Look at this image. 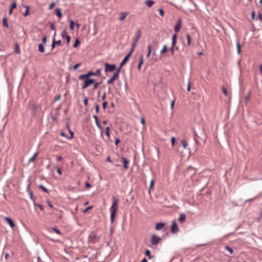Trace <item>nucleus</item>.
Listing matches in <instances>:
<instances>
[{
	"label": "nucleus",
	"mask_w": 262,
	"mask_h": 262,
	"mask_svg": "<svg viewBox=\"0 0 262 262\" xmlns=\"http://www.w3.org/2000/svg\"><path fill=\"white\" fill-rule=\"evenodd\" d=\"M117 206L118 200L116 199L115 198H113V202L110 208L111 221L112 223H113L114 221V220L115 219V215L117 210Z\"/></svg>",
	"instance_id": "1"
},
{
	"label": "nucleus",
	"mask_w": 262,
	"mask_h": 262,
	"mask_svg": "<svg viewBox=\"0 0 262 262\" xmlns=\"http://www.w3.org/2000/svg\"><path fill=\"white\" fill-rule=\"evenodd\" d=\"M101 75V70L97 69L96 72L90 71L85 74L81 75L79 76V80H83L84 78H90L92 76H99Z\"/></svg>",
	"instance_id": "2"
},
{
	"label": "nucleus",
	"mask_w": 262,
	"mask_h": 262,
	"mask_svg": "<svg viewBox=\"0 0 262 262\" xmlns=\"http://www.w3.org/2000/svg\"><path fill=\"white\" fill-rule=\"evenodd\" d=\"M99 239L100 237L94 232L91 233L88 237L89 243L92 244L97 243L99 241Z\"/></svg>",
	"instance_id": "3"
},
{
	"label": "nucleus",
	"mask_w": 262,
	"mask_h": 262,
	"mask_svg": "<svg viewBox=\"0 0 262 262\" xmlns=\"http://www.w3.org/2000/svg\"><path fill=\"white\" fill-rule=\"evenodd\" d=\"M82 80H84V83L81 87L82 89H85L88 86L94 83L95 79H90V78H84Z\"/></svg>",
	"instance_id": "4"
},
{
	"label": "nucleus",
	"mask_w": 262,
	"mask_h": 262,
	"mask_svg": "<svg viewBox=\"0 0 262 262\" xmlns=\"http://www.w3.org/2000/svg\"><path fill=\"white\" fill-rule=\"evenodd\" d=\"M116 69V66L114 64H109L108 63H106L105 64V69L104 71L106 73L111 72L115 71Z\"/></svg>",
	"instance_id": "5"
},
{
	"label": "nucleus",
	"mask_w": 262,
	"mask_h": 262,
	"mask_svg": "<svg viewBox=\"0 0 262 262\" xmlns=\"http://www.w3.org/2000/svg\"><path fill=\"white\" fill-rule=\"evenodd\" d=\"M161 241V237L156 235H152L151 237V244L152 245H157Z\"/></svg>",
	"instance_id": "6"
},
{
	"label": "nucleus",
	"mask_w": 262,
	"mask_h": 262,
	"mask_svg": "<svg viewBox=\"0 0 262 262\" xmlns=\"http://www.w3.org/2000/svg\"><path fill=\"white\" fill-rule=\"evenodd\" d=\"M170 231L173 234H177L179 231L178 225L175 221H174L171 225Z\"/></svg>",
	"instance_id": "7"
},
{
	"label": "nucleus",
	"mask_w": 262,
	"mask_h": 262,
	"mask_svg": "<svg viewBox=\"0 0 262 262\" xmlns=\"http://www.w3.org/2000/svg\"><path fill=\"white\" fill-rule=\"evenodd\" d=\"M55 35H56V32L54 33V37H53V39L52 43L51 45V48H52V49H53L55 47L56 45L60 46V45H61V40H59L58 41H56L55 40Z\"/></svg>",
	"instance_id": "8"
},
{
	"label": "nucleus",
	"mask_w": 262,
	"mask_h": 262,
	"mask_svg": "<svg viewBox=\"0 0 262 262\" xmlns=\"http://www.w3.org/2000/svg\"><path fill=\"white\" fill-rule=\"evenodd\" d=\"M61 37L62 38H66L68 43H69L71 40V37L68 35L66 30H64L61 33Z\"/></svg>",
	"instance_id": "9"
},
{
	"label": "nucleus",
	"mask_w": 262,
	"mask_h": 262,
	"mask_svg": "<svg viewBox=\"0 0 262 262\" xmlns=\"http://www.w3.org/2000/svg\"><path fill=\"white\" fill-rule=\"evenodd\" d=\"M119 77L118 73H114L113 76L107 81V83L108 84H112L115 80H117Z\"/></svg>",
	"instance_id": "10"
},
{
	"label": "nucleus",
	"mask_w": 262,
	"mask_h": 262,
	"mask_svg": "<svg viewBox=\"0 0 262 262\" xmlns=\"http://www.w3.org/2000/svg\"><path fill=\"white\" fill-rule=\"evenodd\" d=\"M141 36V32L140 29H137L135 36L134 38V40L137 41H139Z\"/></svg>",
	"instance_id": "11"
},
{
	"label": "nucleus",
	"mask_w": 262,
	"mask_h": 262,
	"mask_svg": "<svg viewBox=\"0 0 262 262\" xmlns=\"http://www.w3.org/2000/svg\"><path fill=\"white\" fill-rule=\"evenodd\" d=\"M181 19H178V20L177 23V24L175 25V26L174 27V30L176 32H178L180 31V28H181Z\"/></svg>",
	"instance_id": "12"
},
{
	"label": "nucleus",
	"mask_w": 262,
	"mask_h": 262,
	"mask_svg": "<svg viewBox=\"0 0 262 262\" xmlns=\"http://www.w3.org/2000/svg\"><path fill=\"white\" fill-rule=\"evenodd\" d=\"M130 57V54H127L120 63L121 67H122L128 60Z\"/></svg>",
	"instance_id": "13"
},
{
	"label": "nucleus",
	"mask_w": 262,
	"mask_h": 262,
	"mask_svg": "<svg viewBox=\"0 0 262 262\" xmlns=\"http://www.w3.org/2000/svg\"><path fill=\"white\" fill-rule=\"evenodd\" d=\"M165 226V224L163 223H158L156 225L155 229L156 230H162Z\"/></svg>",
	"instance_id": "14"
},
{
	"label": "nucleus",
	"mask_w": 262,
	"mask_h": 262,
	"mask_svg": "<svg viewBox=\"0 0 262 262\" xmlns=\"http://www.w3.org/2000/svg\"><path fill=\"white\" fill-rule=\"evenodd\" d=\"M122 162L123 163V167L124 169H127L128 168V164L129 163V161L128 160H127L125 157H122Z\"/></svg>",
	"instance_id": "15"
},
{
	"label": "nucleus",
	"mask_w": 262,
	"mask_h": 262,
	"mask_svg": "<svg viewBox=\"0 0 262 262\" xmlns=\"http://www.w3.org/2000/svg\"><path fill=\"white\" fill-rule=\"evenodd\" d=\"M5 220L7 223L10 225L11 227L13 228L14 227L15 224L12 219L9 217H6Z\"/></svg>",
	"instance_id": "16"
},
{
	"label": "nucleus",
	"mask_w": 262,
	"mask_h": 262,
	"mask_svg": "<svg viewBox=\"0 0 262 262\" xmlns=\"http://www.w3.org/2000/svg\"><path fill=\"white\" fill-rule=\"evenodd\" d=\"M178 220L181 223H183L186 220V215L184 213H181L180 215Z\"/></svg>",
	"instance_id": "17"
},
{
	"label": "nucleus",
	"mask_w": 262,
	"mask_h": 262,
	"mask_svg": "<svg viewBox=\"0 0 262 262\" xmlns=\"http://www.w3.org/2000/svg\"><path fill=\"white\" fill-rule=\"evenodd\" d=\"M93 117L95 119L96 124L97 126L98 127V128L100 129H102V127L99 122L98 118L97 116V115H94Z\"/></svg>",
	"instance_id": "18"
},
{
	"label": "nucleus",
	"mask_w": 262,
	"mask_h": 262,
	"mask_svg": "<svg viewBox=\"0 0 262 262\" xmlns=\"http://www.w3.org/2000/svg\"><path fill=\"white\" fill-rule=\"evenodd\" d=\"M128 14V13L127 12H121L120 13V17L119 18V20L120 21H123V20L125 19V18H126V17L127 16V15Z\"/></svg>",
	"instance_id": "19"
},
{
	"label": "nucleus",
	"mask_w": 262,
	"mask_h": 262,
	"mask_svg": "<svg viewBox=\"0 0 262 262\" xmlns=\"http://www.w3.org/2000/svg\"><path fill=\"white\" fill-rule=\"evenodd\" d=\"M143 62H144L143 56V55H141L140 56V62L139 63V64L138 65V69L139 70H141V66L143 64Z\"/></svg>",
	"instance_id": "20"
},
{
	"label": "nucleus",
	"mask_w": 262,
	"mask_h": 262,
	"mask_svg": "<svg viewBox=\"0 0 262 262\" xmlns=\"http://www.w3.org/2000/svg\"><path fill=\"white\" fill-rule=\"evenodd\" d=\"M177 42V35L176 34L172 35L171 47H174Z\"/></svg>",
	"instance_id": "21"
},
{
	"label": "nucleus",
	"mask_w": 262,
	"mask_h": 262,
	"mask_svg": "<svg viewBox=\"0 0 262 262\" xmlns=\"http://www.w3.org/2000/svg\"><path fill=\"white\" fill-rule=\"evenodd\" d=\"M3 25L5 28H9V25H8L7 18L5 17L3 18Z\"/></svg>",
	"instance_id": "22"
},
{
	"label": "nucleus",
	"mask_w": 262,
	"mask_h": 262,
	"mask_svg": "<svg viewBox=\"0 0 262 262\" xmlns=\"http://www.w3.org/2000/svg\"><path fill=\"white\" fill-rule=\"evenodd\" d=\"M145 254L146 256L148 257L149 259H152L154 257V256H152L151 254L150 251L149 250H146L145 252Z\"/></svg>",
	"instance_id": "23"
},
{
	"label": "nucleus",
	"mask_w": 262,
	"mask_h": 262,
	"mask_svg": "<svg viewBox=\"0 0 262 262\" xmlns=\"http://www.w3.org/2000/svg\"><path fill=\"white\" fill-rule=\"evenodd\" d=\"M43 43H40L38 45V51L40 53H44L45 52V48L43 46Z\"/></svg>",
	"instance_id": "24"
},
{
	"label": "nucleus",
	"mask_w": 262,
	"mask_h": 262,
	"mask_svg": "<svg viewBox=\"0 0 262 262\" xmlns=\"http://www.w3.org/2000/svg\"><path fill=\"white\" fill-rule=\"evenodd\" d=\"M30 187V185H28V192H29V194L30 195V199H31V200H32L33 201V202L34 203L35 202V199L33 196V193L32 192L31 190H29V188Z\"/></svg>",
	"instance_id": "25"
},
{
	"label": "nucleus",
	"mask_w": 262,
	"mask_h": 262,
	"mask_svg": "<svg viewBox=\"0 0 262 262\" xmlns=\"http://www.w3.org/2000/svg\"><path fill=\"white\" fill-rule=\"evenodd\" d=\"M145 4L148 7H151L155 4V2L152 0H147L146 1Z\"/></svg>",
	"instance_id": "26"
},
{
	"label": "nucleus",
	"mask_w": 262,
	"mask_h": 262,
	"mask_svg": "<svg viewBox=\"0 0 262 262\" xmlns=\"http://www.w3.org/2000/svg\"><path fill=\"white\" fill-rule=\"evenodd\" d=\"M56 14H57V16L59 18L62 17V13H61V10H60V8H58L56 9Z\"/></svg>",
	"instance_id": "27"
},
{
	"label": "nucleus",
	"mask_w": 262,
	"mask_h": 262,
	"mask_svg": "<svg viewBox=\"0 0 262 262\" xmlns=\"http://www.w3.org/2000/svg\"><path fill=\"white\" fill-rule=\"evenodd\" d=\"M236 49H237V52L238 54H240L241 53V45H240V43H239V41H237V42H236Z\"/></svg>",
	"instance_id": "28"
},
{
	"label": "nucleus",
	"mask_w": 262,
	"mask_h": 262,
	"mask_svg": "<svg viewBox=\"0 0 262 262\" xmlns=\"http://www.w3.org/2000/svg\"><path fill=\"white\" fill-rule=\"evenodd\" d=\"M14 50H15V53H16L17 54H19L20 53V50L19 47V45H18V43H16L15 44Z\"/></svg>",
	"instance_id": "29"
},
{
	"label": "nucleus",
	"mask_w": 262,
	"mask_h": 262,
	"mask_svg": "<svg viewBox=\"0 0 262 262\" xmlns=\"http://www.w3.org/2000/svg\"><path fill=\"white\" fill-rule=\"evenodd\" d=\"M225 249L226 250H227L231 254H233L234 253V251L229 246H225Z\"/></svg>",
	"instance_id": "30"
},
{
	"label": "nucleus",
	"mask_w": 262,
	"mask_h": 262,
	"mask_svg": "<svg viewBox=\"0 0 262 262\" xmlns=\"http://www.w3.org/2000/svg\"><path fill=\"white\" fill-rule=\"evenodd\" d=\"M147 47H148V53L147 54V57H149L151 53V46L149 44L148 45Z\"/></svg>",
	"instance_id": "31"
},
{
	"label": "nucleus",
	"mask_w": 262,
	"mask_h": 262,
	"mask_svg": "<svg viewBox=\"0 0 262 262\" xmlns=\"http://www.w3.org/2000/svg\"><path fill=\"white\" fill-rule=\"evenodd\" d=\"M70 28L71 30H73L74 29L75 23L73 20H70Z\"/></svg>",
	"instance_id": "32"
},
{
	"label": "nucleus",
	"mask_w": 262,
	"mask_h": 262,
	"mask_svg": "<svg viewBox=\"0 0 262 262\" xmlns=\"http://www.w3.org/2000/svg\"><path fill=\"white\" fill-rule=\"evenodd\" d=\"M167 47L166 45H164L163 46V49L161 50V51H160V53L161 54H164L166 51H167Z\"/></svg>",
	"instance_id": "33"
},
{
	"label": "nucleus",
	"mask_w": 262,
	"mask_h": 262,
	"mask_svg": "<svg viewBox=\"0 0 262 262\" xmlns=\"http://www.w3.org/2000/svg\"><path fill=\"white\" fill-rule=\"evenodd\" d=\"M80 42L79 41V39L78 38H76L75 42L73 45V47L77 48L78 46V45L80 44Z\"/></svg>",
	"instance_id": "34"
},
{
	"label": "nucleus",
	"mask_w": 262,
	"mask_h": 262,
	"mask_svg": "<svg viewBox=\"0 0 262 262\" xmlns=\"http://www.w3.org/2000/svg\"><path fill=\"white\" fill-rule=\"evenodd\" d=\"M34 206H37L41 211H43V206L39 204H38V203H36L35 202L34 203Z\"/></svg>",
	"instance_id": "35"
},
{
	"label": "nucleus",
	"mask_w": 262,
	"mask_h": 262,
	"mask_svg": "<svg viewBox=\"0 0 262 262\" xmlns=\"http://www.w3.org/2000/svg\"><path fill=\"white\" fill-rule=\"evenodd\" d=\"M26 11L24 13V16H27L29 14V9H30L29 7L27 6H26Z\"/></svg>",
	"instance_id": "36"
},
{
	"label": "nucleus",
	"mask_w": 262,
	"mask_h": 262,
	"mask_svg": "<svg viewBox=\"0 0 262 262\" xmlns=\"http://www.w3.org/2000/svg\"><path fill=\"white\" fill-rule=\"evenodd\" d=\"M37 156V153L36 152L34 156L31 158L29 160V162H32L34 161V160H35V159L36 158V156Z\"/></svg>",
	"instance_id": "37"
},
{
	"label": "nucleus",
	"mask_w": 262,
	"mask_h": 262,
	"mask_svg": "<svg viewBox=\"0 0 262 262\" xmlns=\"http://www.w3.org/2000/svg\"><path fill=\"white\" fill-rule=\"evenodd\" d=\"M186 38H187V45H188V46H190L191 44V39H190V36L188 34H187Z\"/></svg>",
	"instance_id": "38"
},
{
	"label": "nucleus",
	"mask_w": 262,
	"mask_h": 262,
	"mask_svg": "<svg viewBox=\"0 0 262 262\" xmlns=\"http://www.w3.org/2000/svg\"><path fill=\"white\" fill-rule=\"evenodd\" d=\"M52 230L55 232L57 234H59V235H60L61 234V233L60 232V231L59 230H58L57 228H55V227H53L52 228Z\"/></svg>",
	"instance_id": "39"
},
{
	"label": "nucleus",
	"mask_w": 262,
	"mask_h": 262,
	"mask_svg": "<svg viewBox=\"0 0 262 262\" xmlns=\"http://www.w3.org/2000/svg\"><path fill=\"white\" fill-rule=\"evenodd\" d=\"M39 187L45 192L48 193V189L43 185H40Z\"/></svg>",
	"instance_id": "40"
},
{
	"label": "nucleus",
	"mask_w": 262,
	"mask_h": 262,
	"mask_svg": "<svg viewBox=\"0 0 262 262\" xmlns=\"http://www.w3.org/2000/svg\"><path fill=\"white\" fill-rule=\"evenodd\" d=\"M181 144L184 149H186L187 144L184 140L181 141Z\"/></svg>",
	"instance_id": "41"
},
{
	"label": "nucleus",
	"mask_w": 262,
	"mask_h": 262,
	"mask_svg": "<svg viewBox=\"0 0 262 262\" xmlns=\"http://www.w3.org/2000/svg\"><path fill=\"white\" fill-rule=\"evenodd\" d=\"M93 84H94V86H93L94 90H96L98 89L99 85L100 84H101V82L98 83V82H95V81H94V83Z\"/></svg>",
	"instance_id": "42"
},
{
	"label": "nucleus",
	"mask_w": 262,
	"mask_h": 262,
	"mask_svg": "<svg viewBox=\"0 0 262 262\" xmlns=\"http://www.w3.org/2000/svg\"><path fill=\"white\" fill-rule=\"evenodd\" d=\"M47 37L46 35H44V36L43 37V38L42 39V43H43V45H45L47 42Z\"/></svg>",
	"instance_id": "43"
},
{
	"label": "nucleus",
	"mask_w": 262,
	"mask_h": 262,
	"mask_svg": "<svg viewBox=\"0 0 262 262\" xmlns=\"http://www.w3.org/2000/svg\"><path fill=\"white\" fill-rule=\"evenodd\" d=\"M138 41H135V40H133V42H132V48H133V49H135L137 43H138Z\"/></svg>",
	"instance_id": "44"
},
{
	"label": "nucleus",
	"mask_w": 262,
	"mask_h": 262,
	"mask_svg": "<svg viewBox=\"0 0 262 262\" xmlns=\"http://www.w3.org/2000/svg\"><path fill=\"white\" fill-rule=\"evenodd\" d=\"M16 2H14L11 5L10 9H12V10L16 7Z\"/></svg>",
	"instance_id": "45"
},
{
	"label": "nucleus",
	"mask_w": 262,
	"mask_h": 262,
	"mask_svg": "<svg viewBox=\"0 0 262 262\" xmlns=\"http://www.w3.org/2000/svg\"><path fill=\"white\" fill-rule=\"evenodd\" d=\"M81 64L80 63H78L76 64H75L73 67V69L74 70H76L77 69V68L80 66V65Z\"/></svg>",
	"instance_id": "46"
},
{
	"label": "nucleus",
	"mask_w": 262,
	"mask_h": 262,
	"mask_svg": "<svg viewBox=\"0 0 262 262\" xmlns=\"http://www.w3.org/2000/svg\"><path fill=\"white\" fill-rule=\"evenodd\" d=\"M95 106L96 112V113H98L99 112V106L97 104H96Z\"/></svg>",
	"instance_id": "47"
},
{
	"label": "nucleus",
	"mask_w": 262,
	"mask_h": 262,
	"mask_svg": "<svg viewBox=\"0 0 262 262\" xmlns=\"http://www.w3.org/2000/svg\"><path fill=\"white\" fill-rule=\"evenodd\" d=\"M107 105V102H106V101H103V103H102V107H103V108L104 110H105V109H106V108Z\"/></svg>",
	"instance_id": "48"
},
{
	"label": "nucleus",
	"mask_w": 262,
	"mask_h": 262,
	"mask_svg": "<svg viewBox=\"0 0 262 262\" xmlns=\"http://www.w3.org/2000/svg\"><path fill=\"white\" fill-rule=\"evenodd\" d=\"M121 68H122V67H121V64H120L119 67L117 69V71L115 73H118V75L119 76V73L121 71Z\"/></svg>",
	"instance_id": "49"
},
{
	"label": "nucleus",
	"mask_w": 262,
	"mask_h": 262,
	"mask_svg": "<svg viewBox=\"0 0 262 262\" xmlns=\"http://www.w3.org/2000/svg\"><path fill=\"white\" fill-rule=\"evenodd\" d=\"M250 93L249 92L247 94V95L245 97V101H248L250 98Z\"/></svg>",
	"instance_id": "50"
},
{
	"label": "nucleus",
	"mask_w": 262,
	"mask_h": 262,
	"mask_svg": "<svg viewBox=\"0 0 262 262\" xmlns=\"http://www.w3.org/2000/svg\"><path fill=\"white\" fill-rule=\"evenodd\" d=\"M154 185V180H152L150 181L149 190L151 189V188L153 187ZM149 192H150V190H149Z\"/></svg>",
	"instance_id": "51"
},
{
	"label": "nucleus",
	"mask_w": 262,
	"mask_h": 262,
	"mask_svg": "<svg viewBox=\"0 0 262 262\" xmlns=\"http://www.w3.org/2000/svg\"><path fill=\"white\" fill-rule=\"evenodd\" d=\"M190 88H191V84H190V82L189 81L187 84V92H189L190 91Z\"/></svg>",
	"instance_id": "52"
},
{
	"label": "nucleus",
	"mask_w": 262,
	"mask_h": 262,
	"mask_svg": "<svg viewBox=\"0 0 262 262\" xmlns=\"http://www.w3.org/2000/svg\"><path fill=\"white\" fill-rule=\"evenodd\" d=\"M159 13L161 16H163L164 15V11L162 10V9L160 8L159 9Z\"/></svg>",
	"instance_id": "53"
},
{
	"label": "nucleus",
	"mask_w": 262,
	"mask_h": 262,
	"mask_svg": "<svg viewBox=\"0 0 262 262\" xmlns=\"http://www.w3.org/2000/svg\"><path fill=\"white\" fill-rule=\"evenodd\" d=\"M169 50L171 52V54L173 55L174 54V47H171Z\"/></svg>",
	"instance_id": "54"
},
{
	"label": "nucleus",
	"mask_w": 262,
	"mask_h": 262,
	"mask_svg": "<svg viewBox=\"0 0 262 262\" xmlns=\"http://www.w3.org/2000/svg\"><path fill=\"white\" fill-rule=\"evenodd\" d=\"M47 203L50 208H53V205L51 204V202L49 200L47 201Z\"/></svg>",
	"instance_id": "55"
},
{
	"label": "nucleus",
	"mask_w": 262,
	"mask_h": 262,
	"mask_svg": "<svg viewBox=\"0 0 262 262\" xmlns=\"http://www.w3.org/2000/svg\"><path fill=\"white\" fill-rule=\"evenodd\" d=\"M83 103H84V104L86 106L88 104V98H85L84 99H83Z\"/></svg>",
	"instance_id": "56"
},
{
	"label": "nucleus",
	"mask_w": 262,
	"mask_h": 262,
	"mask_svg": "<svg viewBox=\"0 0 262 262\" xmlns=\"http://www.w3.org/2000/svg\"><path fill=\"white\" fill-rule=\"evenodd\" d=\"M171 143L172 146L175 143V138L174 137H172L171 139Z\"/></svg>",
	"instance_id": "57"
},
{
	"label": "nucleus",
	"mask_w": 262,
	"mask_h": 262,
	"mask_svg": "<svg viewBox=\"0 0 262 262\" xmlns=\"http://www.w3.org/2000/svg\"><path fill=\"white\" fill-rule=\"evenodd\" d=\"M85 186L87 188H91L92 187V185L90 183H89L88 182H86L85 183Z\"/></svg>",
	"instance_id": "58"
},
{
	"label": "nucleus",
	"mask_w": 262,
	"mask_h": 262,
	"mask_svg": "<svg viewBox=\"0 0 262 262\" xmlns=\"http://www.w3.org/2000/svg\"><path fill=\"white\" fill-rule=\"evenodd\" d=\"M223 93H224V95H225V96H227L228 95L227 91L226 89L225 88H223Z\"/></svg>",
	"instance_id": "59"
},
{
	"label": "nucleus",
	"mask_w": 262,
	"mask_h": 262,
	"mask_svg": "<svg viewBox=\"0 0 262 262\" xmlns=\"http://www.w3.org/2000/svg\"><path fill=\"white\" fill-rule=\"evenodd\" d=\"M55 3L54 2H53L49 6V9L51 10L53 8V7L55 6Z\"/></svg>",
	"instance_id": "60"
},
{
	"label": "nucleus",
	"mask_w": 262,
	"mask_h": 262,
	"mask_svg": "<svg viewBox=\"0 0 262 262\" xmlns=\"http://www.w3.org/2000/svg\"><path fill=\"white\" fill-rule=\"evenodd\" d=\"M93 208V206H89L88 207H87L86 209H85L84 210H83V212H87L89 210L92 209Z\"/></svg>",
	"instance_id": "61"
},
{
	"label": "nucleus",
	"mask_w": 262,
	"mask_h": 262,
	"mask_svg": "<svg viewBox=\"0 0 262 262\" xmlns=\"http://www.w3.org/2000/svg\"><path fill=\"white\" fill-rule=\"evenodd\" d=\"M70 133L71 134V137H68V139H71L73 138L74 133L71 132V130H70Z\"/></svg>",
	"instance_id": "62"
},
{
	"label": "nucleus",
	"mask_w": 262,
	"mask_h": 262,
	"mask_svg": "<svg viewBox=\"0 0 262 262\" xmlns=\"http://www.w3.org/2000/svg\"><path fill=\"white\" fill-rule=\"evenodd\" d=\"M120 142V140L119 139H115V145H118Z\"/></svg>",
	"instance_id": "63"
},
{
	"label": "nucleus",
	"mask_w": 262,
	"mask_h": 262,
	"mask_svg": "<svg viewBox=\"0 0 262 262\" xmlns=\"http://www.w3.org/2000/svg\"><path fill=\"white\" fill-rule=\"evenodd\" d=\"M61 98V95H58V96H57L56 97H55V101H58L60 100Z\"/></svg>",
	"instance_id": "64"
}]
</instances>
